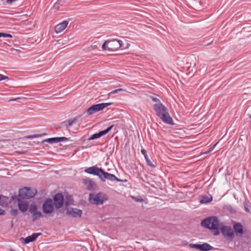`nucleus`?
<instances>
[{"mask_svg":"<svg viewBox=\"0 0 251 251\" xmlns=\"http://www.w3.org/2000/svg\"><path fill=\"white\" fill-rule=\"evenodd\" d=\"M107 200L106 195L102 193H90L89 195V202L95 205H101Z\"/></svg>","mask_w":251,"mask_h":251,"instance_id":"nucleus-3","label":"nucleus"},{"mask_svg":"<svg viewBox=\"0 0 251 251\" xmlns=\"http://www.w3.org/2000/svg\"><path fill=\"white\" fill-rule=\"evenodd\" d=\"M133 198L137 202H142L143 200L138 197H133Z\"/></svg>","mask_w":251,"mask_h":251,"instance_id":"nucleus-34","label":"nucleus"},{"mask_svg":"<svg viewBox=\"0 0 251 251\" xmlns=\"http://www.w3.org/2000/svg\"><path fill=\"white\" fill-rule=\"evenodd\" d=\"M101 108V109L102 110L104 108L108 106H110L112 104L111 102H106V103H99Z\"/></svg>","mask_w":251,"mask_h":251,"instance_id":"nucleus-24","label":"nucleus"},{"mask_svg":"<svg viewBox=\"0 0 251 251\" xmlns=\"http://www.w3.org/2000/svg\"><path fill=\"white\" fill-rule=\"evenodd\" d=\"M76 122V119L70 120L69 121V125L72 126L73 124H75Z\"/></svg>","mask_w":251,"mask_h":251,"instance_id":"nucleus-31","label":"nucleus"},{"mask_svg":"<svg viewBox=\"0 0 251 251\" xmlns=\"http://www.w3.org/2000/svg\"><path fill=\"white\" fill-rule=\"evenodd\" d=\"M189 247L191 248L196 249L200 251V244H190Z\"/></svg>","mask_w":251,"mask_h":251,"instance_id":"nucleus-25","label":"nucleus"},{"mask_svg":"<svg viewBox=\"0 0 251 251\" xmlns=\"http://www.w3.org/2000/svg\"><path fill=\"white\" fill-rule=\"evenodd\" d=\"M18 210L16 209H12L10 211V213L13 216L17 215L18 213Z\"/></svg>","mask_w":251,"mask_h":251,"instance_id":"nucleus-27","label":"nucleus"},{"mask_svg":"<svg viewBox=\"0 0 251 251\" xmlns=\"http://www.w3.org/2000/svg\"><path fill=\"white\" fill-rule=\"evenodd\" d=\"M144 157L148 166L151 168L155 167V166L151 161L147 155H145Z\"/></svg>","mask_w":251,"mask_h":251,"instance_id":"nucleus-23","label":"nucleus"},{"mask_svg":"<svg viewBox=\"0 0 251 251\" xmlns=\"http://www.w3.org/2000/svg\"><path fill=\"white\" fill-rule=\"evenodd\" d=\"M123 46V42L122 41L115 39L105 41L103 43L101 48L103 50L115 51L122 47Z\"/></svg>","mask_w":251,"mask_h":251,"instance_id":"nucleus-2","label":"nucleus"},{"mask_svg":"<svg viewBox=\"0 0 251 251\" xmlns=\"http://www.w3.org/2000/svg\"><path fill=\"white\" fill-rule=\"evenodd\" d=\"M124 91V90L122 88H119V89H115V90H114L113 91H112L111 92H110V94H115L119 91Z\"/></svg>","mask_w":251,"mask_h":251,"instance_id":"nucleus-30","label":"nucleus"},{"mask_svg":"<svg viewBox=\"0 0 251 251\" xmlns=\"http://www.w3.org/2000/svg\"><path fill=\"white\" fill-rule=\"evenodd\" d=\"M157 116L165 123L173 125V120L167 108L162 104H154L153 106Z\"/></svg>","mask_w":251,"mask_h":251,"instance_id":"nucleus-1","label":"nucleus"},{"mask_svg":"<svg viewBox=\"0 0 251 251\" xmlns=\"http://www.w3.org/2000/svg\"><path fill=\"white\" fill-rule=\"evenodd\" d=\"M0 37H12V35L9 34L0 32Z\"/></svg>","mask_w":251,"mask_h":251,"instance_id":"nucleus-26","label":"nucleus"},{"mask_svg":"<svg viewBox=\"0 0 251 251\" xmlns=\"http://www.w3.org/2000/svg\"><path fill=\"white\" fill-rule=\"evenodd\" d=\"M29 211L32 214V220L33 222L39 219L42 216L41 212L37 210V206L35 204H31L30 205Z\"/></svg>","mask_w":251,"mask_h":251,"instance_id":"nucleus-6","label":"nucleus"},{"mask_svg":"<svg viewBox=\"0 0 251 251\" xmlns=\"http://www.w3.org/2000/svg\"><path fill=\"white\" fill-rule=\"evenodd\" d=\"M36 193L35 189L25 187L19 190L18 196L21 199H29L34 197Z\"/></svg>","mask_w":251,"mask_h":251,"instance_id":"nucleus-5","label":"nucleus"},{"mask_svg":"<svg viewBox=\"0 0 251 251\" xmlns=\"http://www.w3.org/2000/svg\"><path fill=\"white\" fill-rule=\"evenodd\" d=\"M217 144H218V143H216L212 147L209 148L208 149V150L207 151H206L204 153L207 154V153L210 152L211 151H212L214 150V149L215 148V147L216 146Z\"/></svg>","mask_w":251,"mask_h":251,"instance_id":"nucleus-28","label":"nucleus"},{"mask_svg":"<svg viewBox=\"0 0 251 251\" xmlns=\"http://www.w3.org/2000/svg\"><path fill=\"white\" fill-rule=\"evenodd\" d=\"M235 234L238 236H242L243 234V227L240 223H235L233 226Z\"/></svg>","mask_w":251,"mask_h":251,"instance_id":"nucleus-18","label":"nucleus"},{"mask_svg":"<svg viewBox=\"0 0 251 251\" xmlns=\"http://www.w3.org/2000/svg\"><path fill=\"white\" fill-rule=\"evenodd\" d=\"M41 235H42L41 233H33L31 235L28 236L25 238H21L20 240L23 243L27 244L36 240Z\"/></svg>","mask_w":251,"mask_h":251,"instance_id":"nucleus-12","label":"nucleus"},{"mask_svg":"<svg viewBox=\"0 0 251 251\" xmlns=\"http://www.w3.org/2000/svg\"><path fill=\"white\" fill-rule=\"evenodd\" d=\"M16 100V99H13V100H10V101H11V100Z\"/></svg>","mask_w":251,"mask_h":251,"instance_id":"nucleus-40","label":"nucleus"},{"mask_svg":"<svg viewBox=\"0 0 251 251\" xmlns=\"http://www.w3.org/2000/svg\"><path fill=\"white\" fill-rule=\"evenodd\" d=\"M142 154L144 155V156L145 155H147V154L145 153V151H142Z\"/></svg>","mask_w":251,"mask_h":251,"instance_id":"nucleus-38","label":"nucleus"},{"mask_svg":"<svg viewBox=\"0 0 251 251\" xmlns=\"http://www.w3.org/2000/svg\"><path fill=\"white\" fill-rule=\"evenodd\" d=\"M101 110H102L101 109L100 104H96L93 105L89 108H88L84 112V114H87V115H91Z\"/></svg>","mask_w":251,"mask_h":251,"instance_id":"nucleus-13","label":"nucleus"},{"mask_svg":"<svg viewBox=\"0 0 251 251\" xmlns=\"http://www.w3.org/2000/svg\"><path fill=\"white\" fill-rule=\"evenodd\" d=\"M7 76H4L3 75L0 74V81L8 79Z\"/></svg>","mask_w":251,"mask_h":251,"instance_id":"nucleus-33","label":"nucleus"},{"mask_svg":"<svg viewBox=\"0 0 251 251\" xmlns=\"http://www.w3.org/2000/svg\"><path fill=\"white\" fill-rule=\"evenodd\" d=\"M53 210V205L51 199L47 200L43 205V211L45 214H50Z\"/></svg>","mask_w":251,"mask_h":251,"instance_id":"nucleus-7","label":"nucleus"},{"mask_svg":"<svg viewBox=\"0 0 251 251\" xmlns=\"http://www.w3.org/2000/svg\"><path fill=\"white\" fill-rule=\"evenodd\" d=\"M67 214L75 218L79 217L82 214V211L75 208H71L67 209Z\"/></svg>","mask_w":251,"mask_h":251,"instance_id":"nucleus-16","label":"nucleus"},{"mask_svg":"<svg viewBox=\"0 0 251 251\" xmlns=\"http://www.w3.org/2000/svg\"><path fill=\"white\" fill-rule=\"evenodd\" d=\"M245 210H246V211H247V212H249L250 211L249 209L247 207H245Z\"/></svg>","mask_w":251,"mask_h":251,"instance_id":"nucleus-37","label":"nucleus"},{"mask_svg":"<svg viewBox=\"0 0 251 251\" xmlns=\"http://www.w3.org/2000/svg\"><path fill=\"white\" fill-rule=\"evenodd\" d=\"M102 171V169L101 168H99L97 166H94L85 169L84 172L87 174L97 176L99 178H101L100 176Z\"/></svg>","mask_w":251,"mask_h":251,"instance_id":"nucleus-9","label":"nucleus"},{"mask_svg":"<svg viewBox=\"0 0 251 251\" xmlns=\"http://www.w3.org/2000/svg\"><path fill=\"white\" fill-rule=\"evenodd\" d=\"M82 181L86 188L88 190H93L96 187V184L95 182L89 178L83 179Z\"/></svg>","mask_w":251,"mask_h":251,"instance_id":"nucleus-14","label":"nucleus"},{"mask_svg":"<svg viewBox=\"0 0 251 251\" xmlns=\"http://www.w3.org/2000/svg\"><path fill=\"white\" fill-rule=\"evenodd\" d=\"M221 232L225 237H226L231 239L233 238L234 233L230 226H222L221 227Z\"/></svg>","mask_w":251,"mask_h":251,"instance_id":"nucleus-8","label":"nucleus"},{"mask_svg":"<svg viewBox=\"0 0 251 251\" xmlns=\"http://www.w3.org/2000/svg\"><path fill=\"white\" fill-rule=\"evenodd\" d=\"M113 126L112 125V126H109L108 127H107L106 129L101 131L99 132V133H95V134L92 135L89 138V140H94L96 139H98V138L100 137L101 136L106 134L108 132H109L110 131V130L112 129Z\"/></svg>","mask_w":251,"mask_h":251,"instance_id":"nucleus-15","label":"nucleus"},{"mask_svg":"<svg viewBox=\"0 0 251 251\" xmlns=\"http://www.w3.org/2000/svg\"><path fill=\"white\" fill-rule=\"evenodd\" d=\"M68 139L65 137H53L45 139L44 142H46L50 144L57 143L62 142H66Z\"/></svg>","mask_w":251,"mask_h":251,"instance_id":"nucleus-17","label":"nucleus"},{"mask_svg":"<svg viewBox=\"0 0 251 251\" xmlns=\"http://www.w3.org/2000/svg\"><path fill=\"white\" fill-rule=\"evenodd\" d=\"M15 0H6V3L8 4H11Z\"/></svg>","mask_w":251,"mask_h":251,"instance_id":"nucleus-36","label":"nucleus"},{"mask_svg":"<svg viewBox=\"0 0 251 251\" xmlns=\"http://www.w3.org/2000/svg\"><path fill=\"white\" fill-rule=\"evenodd\" d=\"M40 136L38 134H34V135H29L28 136V138L29 139H33V138H37V137H40Z\"/></svg>","mask_w":251,"mask_h":251,"instance_id":"nucleus-32","label":"nucleus"},{"mask_svg":"<svg viewBox=\"0 0 251 251\" xmlns=\"http://www.w3.org/2000/svg\"><path fill=\"white\" fill-rule=\"evenodd\" d=\"M151 100L155 102V104L162 103L160 101L156 98L152 97Z\"/></svg>","mask_w":251,"mask_h":251,"instance_id":"nucleus-29","label":"nucleus"},{"mask_svg":"<svg viewBox=\"0 0 251 251\" xmlns=\"http://www.w3.org/2000/svg\"><path fill=\"white\" fill-rule=\"evenodd\" d=\"M100 176L101 178H100L103 181H105V179H108L112 181L116 180L120 181V179H118L115 175L105 172L103 170Z\"/></svg>","mask_w":251,"mask_h":251,"instance_id":"nucleus-10","label":"nucleus"},{"mask_svg":"<svg viewBox=\"0 0 251 251\" xmlns=\"http://www.w3.org/2000/svg\"><path fill=\"white\" fill-rule=\"evenodd\" d=\"M211 249V246L207 243L200 244V251H210Z\"/></svg>","mask_w":251,"mask_h":251,"instance_id":"nucleus-22","label":"nucleus"},{"mask_svg":"<svg viewBox=\"0 0 251 251\" xmlns=\"http://www.w3.org/2000/svg\"><path fill=\"white\" fill-rule=\"evenodd\" d=\"M68 23L69 22L67 21H64L62 23L57 25L54 28L55 32L57 33L61 32L66 28Z\"/></svg>","mask_w":251,"mask_h":251,"instance_id":"nucleus-19","label":"nucleus"},{"mask_svg":"<svg viewBox=\"0 0 251 251\" xmlns=\"http://www.w3.org/2000/svg\"><path fill=\"white\" fill-rule=\"evenodd\" d=\"M58 6V4H57V3H56V4H55V5H54V7H56V6Z\"/></svg>","mask_w":251,"mask_h":251,"instance_id":"nucleus-39","label":"nucleus"},{"mask_svg":"<svg viewBox=\"0 0 251 251\" xmlns=\"http://www.w3.org/2000/svg\"><path fill=\"white\" fill-rule=\"evenodd\" d=\"M54 205L56 208L58 209L61 207L63 204L64 198L61 194H56L53 198Z\"/></svg>","mask_w":251,"mask_h":251,"instance_id":"nucleus-11","label":"nucleus"},{"mask_svg":"<svg viewBox=\"0 0 251 251\" xmlns=\"http://www.w3.org/2000/svg\"><path fill=\"white\" fill-rule=\"evenodd\" d=\"M18 205L19 208L22 212H25L28 208V202L26 201H22L20 200L18 201Z\"/></svg>","mask_w":251,"mask_h":251,"instance_id":"nucleus-20","label":"nucleus"},{"mask_svg":"<svg viewBox=\"0 0 251 251\" xmlns=\"http://www.w3.org/2000/svg\"><path fill=\"white\" fill-rule=\"evenodd\" d=\"M67 199H68V200L67 201H65V204H66V205H69V204H72V201H70V199H71V197H70V196H69V197H68L67 198Z\"/></svg>","mask_w":251,"mask_h":251,"instance_id":"nucleus-35","label":"nucleus"},{"mask_svg":"<svg viewBox=\"0 0 251 251\" xmlns=\"http://www.w3.org/2000/svg\"><path fill=\"white\" fill-rule=\"evenodd\" d=\"M212 197L209 195L201 196L199 197V201L201 203H207L212 201Z\"/></svg>","mask_w":251,"mask_h":251,"instance_id":"nucleus-21","label":"nucleus"},{"mask_svg":"<svg viewBox=\"0 0 251 251\" xmlns=\"http://www.w3.org/2000/svg\"><path fill=\"white\" fill-rule=\"evenodd\" d=\"M201 225L208 229L217 230L219 227L220 223L216 217L212 216L202 221Z\"/></svg>","mask_w":251,"mask_h":251,"instance_id":"nucleus-4","label":"nucleus"}]
</instances>
